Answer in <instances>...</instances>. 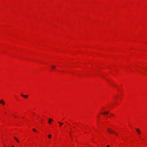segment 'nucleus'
I'll return each instance as SVG.
<instances>
[{"label":"nucleus","mask_w":147,"mask_h":147,"mask_svg":"<svg viewBox=\"0 0 147 147\" xmlns=\"http://www.w3.org/2000/svg\"><path fill=\"white\" fill-rule=\"evenodd\" d=\"M12 147H14L13 146H12Z\"/></svg>","instance_id":"ddd939ff"},{"label":"nucleus","mask_w":147,"mask_h":147,"mask_svg":"<svg viewBox=\"0 0 147 147\" xmlns=\"http://www.w3.org/2000/svg\"><path fill=\"white\" fill-rule=\"evenodd\" d=\"M51 134H49L48 135V137L49 138H50L51 137Z\"/></svg>","instance_id":"9d476101"},{"label":"nucleus","mask_w":147,"mask_h":147,"mask_svg":"<svg viewBox=\"0 0 147 147\" xmlns=\"http://www.w3.org/2000/svg\"><path fill=\"white\" fill-rule=\"evenodd\" d=\"M136 131L138 132V134H140L141 133V132L139 129H137Z\"/></svg>","instance_id":"7ed1b4c3"},{"label":"nucleus","mask_w":147,"mask_h":147,"mask_svg":"<svg viewBox=\"0 0 147 147\" xmlns=\"http://www.w3.org/2000/svg\"><path fill=\"white\" fill-rule=\"evenodd\" d=\"M14 138L18 142H19V141H18V139L16 138V137H14Z\"/></svg>","instance_id":"423d86ee"},{"label":"nucleus","mask_w":147,"mask_h":147,"mask_svg":"<svg viewBox=\"0 0 147 147\" xmlns=\"http://www.w3.org/2000/svg\"><path fill=\"white\" fill-rule=\"evenodd\" d=\"M0 103L3 105H4L5 104V102L3 100H0Z\"/></svg>","instance_id":"f03ea898"},{"label":"nucleus","mask_w":147,"mask_h":147,"mask_svg":"<svg viewBox=\"0 0 147 147\" xmlns=\"http://www.w3.org/2000/svg\"><path fill=\"white\" fill-rule=\"evenodd\" d=\"M107 130L108 131L109 133H114L113 131L110 128H107Z\"/></svg>","instance_id":"f257e3e1"},{"label":"nucleus","mask_w":147,"mask_h":147,"mask_svg":"<svg viewBox=\"0 0 147 147\" xmlns=\"http://www.w3.org/2000/svg\"><path fill=\"white\" fill-rule=\"evenodd\" d=\"M51 67L52 68V69H55V67L54 66H51Z\"/></svg>","instance_id":"6e6552de"},{"label":"nucleus","mask_w":147,"mask_h":147,"mask_svg":"<svg viewBox=\"0 0 147 147\" xmlns=\"http://www.w3.org/2000/svg\"><path fill=\"white\" fill-rule=\"evenodd\" d=\"M21 96H23V97H24L25 98H27L28 96V95H23V94H22L21 95Z\"/></svg>","instance_id":"39448f33"},{"label":"nucleus","mask_w":147,"mask_h":147,"mask_svg":"<svg viewBox=\"0 0 147 147\" xmlns=\"http://www.w3.org/2000/svg\"><path fill=\"white\" fill-rule=\"evenodd\" d=\"M33 130L34 131H35V132H37V131L36 130H35L34 129H33Z\"/></svg>","instance_id":"9b49d317"},{"label":"nucleus","mask_w":147,"mask_h":147,"mask_svg":"<svg viewBox=\"0 0 147 147\" xmlns=\"http://www.w3.org/2000/svg\"><path fill=\"white\" fill-rule=\"evenodd\" d=\"M58 123L59 124V125H60V126H61L63 124V123H61L59 122H58Z\"/></svg>","instance_id":"0eeeda50"},{"label":"nucleus","mask_w":147,"mask_h":147,"mask_svg":"<svg viewBox=\"0 0 147 147\" xmlns=\"http://www.w3.org/2000/svg\"><path fill=\"white\" fill-rule=\"evenodd\" d=\"M53 121V120L51 118H49V123L50 124L51 123V121Z\"/></svg>","instance_id":"20e7f679"},{"label":"nucleus","mask_w":147,"mask_h":147,"mask_svg":"<svg viewBox=\"0 0 147 147\" xmlns=\"http://www.w3.org/2000/svg\"><path fill=\"white\" fill-rule=\"evenodd\" d=\"M107 147H109V146L108 145H107Z\"/></svg>","instance_id":"f8f14e48"},{"label":"nucleus","mask_w":147,"mask_h":147,"mask_svg":"<svg viewBox=\"0 0 147 147\" xmlns=\"http://www.w3.org/2000/svg\"><path fill=\"white\" fill-rule=\"evenodd\" d=\"M108 113H109V112H105L104 113H102V114H107Z\"/></svg>","instance_id":"1a4fd4ad"}]
</instances>
